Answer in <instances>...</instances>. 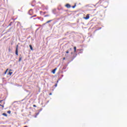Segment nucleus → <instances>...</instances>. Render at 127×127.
I'll return each instance as SVG.
<instances>
[{
  "mask_svg": "<svg viewBox=\"0 0 127 127\" xmlns=\"http://www.w3.org/2000/svg\"><path fill=\"white\" fill-rule=\"evenodd\" d=\"M12 74V72H9L8 73V75H10V76H11Z\"/></svg>",
  "mask_w": 127,
  "mask_h": 127,
  "instance_id": "obj_8",
  "label": "nucleus"
},
{
  "mask_svg": "<svg viewBox=\"0 0 127 127\" xmlns=\"http://www.w3.org/2000/svg\"><path fill=\"white\" fill-rule=\"evenodd\" d=\"M1 102H2V100L0 101V103H1Z\"/></svg>",
  "mask_w": 127,
  "mask_h": 127,
  "instance_id": "obj_22",
  "label": "nucleus"
},
{
  "mask_svg": "<svg viewBox=\"0 0 127 127\" xmlns=\"http://www.w3.org/2000/svg\"><path fill=\"white\" fill-rule=\"evenodd\" d=\"M55 86V87H57V83H56Z\"/></svg>",
  "mask_w": 127,
  "mask_h": 127,
  "instance_id": "obj_18",
  "label": "nucleus"
},
{
  "mask_svg": "<svg viewBox=\"0 0 127 127\" xmlns=\"http://www.w3.org/2000/svg\"><path fill=\"white\" fill-rule=\"evenodd\" d=\"M56 70H57V68H55V69L52 71L53 74H55V72L56 71Z\"/></svg>",
  "mask_w": 127,
  "mask_h": 127,
  "instance_id": "obj_4",
  "label": "nucleus"
},
{
  "mask_svg": "<svg viewBox=\"0 0 127 127\" xmlns=\"http://www.w3.org/2000/svg\"><path fill=\"white\" fill-rule=\"evenodd\" d=\"M15 54L16 55H18V45L16 46Z\"/></svg>",
  "mask_w": 127,
  "mask_h": 127,
  "instance_id": "obj_1",
  "label": "nucleus"
},
{
  "mask_svg": "<svg viewBox=\"0 0 127 127\" xmlns=\"http://www.w3.org/2000/svg\"><path fill=\"white\" fill-rule=\"evenodd\" d=\"M76 7V4H75L74 6H72V8H75Z\"/></svg>",
  "mask_w": 127,
  "mask_h": 127,
  "instance_id": "obj_11",
  "label": "nucleus"
},
{
  "mask_svg": "<svg viewBox=\"0 0 127 127\" xmlns=\"http://www.w3.org/2000/svg\"><path fill=\"white\" fill-rule=\"evenodd\" d=\"M89 15H90L89 14H88L86 15V17H84L83 18L87 20V19H89V18H90V16Z\"/></svg>",
  "mask_w": 127,
  "mask_h": 127,
  "instance_id": "obj_2",
  "label": "nucleus"
},
{
  "mask_svg": "<svg viewBox=\"0 0 127 127\" xmlns=\"http://www.w3.org/2000/svg\"><path fill=\"white\" fill-rule=\"evenodd\" d=\"M63 60H65V58H64Z\"/></svg>",
  "mask_w": 127,
  "mask_h": 127,
  "instance_id": "obj_23",
  "label": "nucleus"
},
{
  "mask_svg": "<svg viewBox=\"0 0 127 127\" xmlns=\"http://www.w3.org/2000/svg\"><path fill=\"white\" fill-rule=\"evenodd\" d=\"M30 11H32V9H30V10H29V12H30Z\"/></svg>",
  "mask_w": 127,
  "mask_h": 127,
  "instance_id": "obj_19",
  "label": "nucleus"
},
{
  "mask_svg": "<svg viewBox=\"0 0 127 127\" xmlns=\"http://www.w3.org/2000/svg\"><path fill=\"white\" fill-rule=\"evenodd\" d=\"M0 107H2L3 108H4V106L1 105V104H0Z\"/></svg>",
  "mask_w": 127,
  "mask_h": 127,
  "instance_id": "obj_14",
  "label": "nucleus"
},
{
  "mask_svg": "<svg viewBox=\"0 0 127 127\" xmlns=\"http://www.w3.org/2000/svg\"><path fill=\"white\" fill-rule=\"evenodd\" d=\"M8 50H9V52H10V48H9Z\"/></svg>",
  "mask_w": 127,
  "mask_h": 127,
  "instance_id": "obj_17",
  "label": "nucleus"
},
{
  "mask_svg": "<svg viewBox=\"0 0 127 127\" xmlns=\"http://www.w3.org/2000/svg\"><path fill=\"white\" fill-rule=\"evenodd\" d=\"M66 7H67V8H70V7H71V5H70L69 4H66L65 5Z\"/></svg>",
  "mask_w": 127,
  "mask_h": 127,
  "instance_id": "obj_3",
  "label": "nucleus"
},
{
  "mask_svg": "<svg viewBox=\"0 0 127 127\" xmlns=\"http://www.w3.org/2000/svg\"><path fill=\"white\" fill-rule=\"evenodd\" d=\"M57 82L58 83V81H57Z\"/></svg>",
  "mask_w": 127,
  "mask_h": 127,
  "instance_id": "obj_25",
  "label": "nucleus"
},
{
  "mask_svg": "<svg viewBox=\"0 0 127 127\" xmlns=\"http://www.w3.org/2000/svg\"><path fill=\"white\" fill-rule=\"evenodd\" d=\"M49 22H51V20L48 21L46 23H49Z\"/></svg>",
  "mask_w": 127,
  "mask_h": 127,
  "instance_id": "obj_10",
  "label": "nucleus"
},
{
  "mask_svg": "<svg viewBox=\"0 0 127 127\" xmlns=\"http://www.w3.org/2000/svg\"><path fill=\"white\" fill-rule=\"evenodd\" d=\"M33 107H36V105H33Z\"/></svg>",
  "mask_w": 127,
  "mask_h": 127,
  "instance_id": "obj_24",
  "label": "nucleus"
},
{
  "mask_svg": "<svg viewBox=\"0 0 127 127\" xmlns=\"http://www.w3.org/2000/svg\"><path fill=\"white\" fill-rule=\"evenodd\" d=\"M74 52H76V47H74Z\"/></svg>",
  "mask_w": 127,
  "mask_h": 127,
  "instance_id": "obj_12",
  "label": "nucleus"
},
{
  "mask_svg": "<svg viewBox=\"0 0 127 127\" xmlns=\"http://www.w3.org/2000/svg\"><path fill=\"white\" fill-rule=\"evenodd\" d=\"M29 47H30L31 50H33V49L32 48V46L31 45H29Z\"/></svg>",
  "mask_w": 127,
  "mask_h": 127,
  "instance_id": "obj_6",
  "label": "nucleus"
},
{
  "mask_svg": "<svg viewBox=\"0 0 127 127\" xmlns=\"http://www.w3.org/2000/svg\"><path fill=\"white\" fill-rule=\"evenodd\" d=\"M45 17H46V16H49V15H45Z\"/></svg>",
  "mask_w": 127,
  "mask_h": 127,
  "instance_id": "obj_20",
  "label": "nucleus"
},
{
  "mask_svg": "<svg viewBox=\"0 0 127 127\" xmlns=\"http://www.w3.org/2000/svg\"><path fill=\"white\" fill-rule=\"evenodd\" d=\"M22 59V58L21 57H19V62H20V61H21Z\"/></svg>",
  "mask_w": 127,
  "mask_h": 127,
  "instance_id": "obj_5",
  "label": "nucleus"
},
{
  "mask_svg": "<svg viewBox=\"0 0 127 127\" xmlns=\"http://www.w3.org/2000/svg\"><path fill=\"white\" fill-rule=\"evenodd\" d=\"M49 95L50 96H51V95H52V93H50Z\"/></svg>",
  "mask_w": 127,
  "mask_h": 127,
  "instance_id": "obj_21",
  "label": "nucleus"
},
{
  "mask_svg": "<svg viewBox=\"0 0 127 127\" xmlns=\"http://www.w3.org/2000/svg\"><path fill=\"white\" fill-rule=\"evenodd\" d=\"M7 113H8V114H10L11 112H10V111H8L7 112Z\"/></svg>",
  "mask_w": 127,
  "mask_h": 127,
  "instance_id": "obj_15",
  "label": "nucleus"
},
{
  "mask_svg": "<svg viewBox=\"0 0 127 127\" xmlns=\"http://www.w3.org/2000/svg\"><path fill=\"white\" fill-rule=\"evenodd\" d=\"M2 116H4L5 117H7V115H6V114L5 113H3Z\"/></svg>",
  "mask_w": 127,
  "mask_h": 127,
  "instance_id": "obj_7",
  "label": "nucleus"
},
{
  "mask_svg": "<svg viewBox=\"0 0 127 127\" xmlns=\"http://www.w3.org/2000/svg\"><path fill=\"white\" fill-rule=\"evenodd\" d=\"M66 53H67L68 54V53H69V51H66Z\"/></svg>",
  "mask_w": 127,
  "mask_h": 127,
  "instance_id": "obj_16",
  "label": "nucleus"
},
{
  "mask_svg": "<svg viewBox=\"0 0 127 127\" xmlns=\"http://www.w3.org/2000/svg\"><path fill=\"white\" fill-rule=\"evenodd\" d=\"M35 16H36V15H34V16H32V17H31V18H32V17H35Z\"/></svg>",
  "mask_w": 127,
  "mask_h": 127,
  "instance_id": "obj_13",
  "label": "nucleus"
},
{
  "mask_svg": "<svg viewBox=\"0 0 127 127\" xmlns=\"http://www.w3.org/2000/svg\"><path fill=\"white\" fill-rule=\"evenodd\" d=\"M7 71H8V69H7L6 70V71H5V72H4V74H6V73L7 72Z\"/></svg>",
  "mask_w": 127,
  "mask_h": 127,
  "instance_id": "obj_9",
  "label": "nucleus"
}]
</instances>
